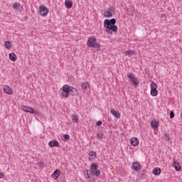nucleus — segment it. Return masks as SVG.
Segmentation results:
<instances>
[{"label":"nucleus","mask_w":182,"mask_h":182,"mask_svg":"<svg viewBox=\"0 0 182 182\" xmlns=\"http://www.w3.org/2000/svg\"><path fill=\"white\" fill-rule=\"evenodd\" d=\"M4 45L6 49H11L12 48V43H11V41H6Z\"/></svg>","instance_id":"obj_25"},{"label":"nucleus","mask_w":182,"mask_h":182,"mask_svg":"<svg viewBox=\"0 0 182 182\" xmlns=\"http://www.w3.org/2000/svg\"><path fill=\"white\" fill-rule=\"evenodd\" d=\"M89 156H90L91 157H96V152L91 151L89 153Z\"/></svg>","instance_id":"obj_28"},{"label":"nucleus","mask_w":182,"mask_h":182,"mask_svg":"<svg viewBox=\"0 0 182 182\" xmlns=\"http://www.w3.org/2000/svg\"><path fill=\"white\" fill-rule=\"evenodd\" d=\"M139 143H140V141H139V139H137L136 137H132L131 139L132 146H139Z\"/></svg>","instance_id":"obj_12"},{"label":"nucleus","mask_w":182,"mask_h":182,"mask_svg":"<svg viewBox=\"0 0 182 182\" xmlns=\"http://www.w3.org/2000/svg\"><path fill=\"white\" fill-rule=\"evenodd\" d=\"M39 12L41 16H46L49 14V9L45 5H41L39 6Z\"/></svg>","instance_id":"obj_7"},{"label":"nucleus","mask_w":182,"mask_h":182,"mask_svg":"<svg viewBox=\"0 0 182 182\" xmlns=\"http://www.w3.org/2000/svg\"><path fill=\"white\" fill-rule=\"evenodd\" d=\"M102 121H98L97 122V126H102Z\"/></svg>","instance_id":"obj_32"},{"label":"nucleus","mask_w":182,"mask_h":182,"mask_svg":"<svg viewBox=\"0 0 182 182\" xmlns=\"http://www.w3.org/2000/svg\"><path fill=\"white\" fill-rule=\"evenodd\" d=\"M170 119H174V112L173 111L170 112Z\"/></svg>","instance_id":"obj_31"},{"label":"nucleus","mask_w":182,"mask_h":182,"mask_svg":"<svg viewBox=\"0 0 182 182\" xmlns=\"http://www.w3.org/2000/svg\"><path fill=\"white\" fill-rule=\"evenodd\" d=\"M4 92L7 95H12L14 93L12 87H9V85L4 86Z\"/></svg>","instance_id":"obj_11"},{"label":"nucleus","mask_w":182,"mask_h":182,"mask_svg":"<svg viewBox=\"0 0 182 182\" xmlns=\"http://www.w3.org/2000/svg\"><path fill=\"white\" fill-rule=\"evenodd\" d=\"M116 18L105 19L104 21V26L106 28V32L111 33L112 32H117L118 28L116 26Z\"/></svg>","instance_id":"obj_1"},{"label":"nucleus","mask_w":182,"mask_h":182,"mask_svg":"<svg viewBox=\"0 0 182 182\" xmlns=\"http://www.w3.org/2000/svg\"><path fill=\"white\" fill-rule=\"evenodd\" d=\"M50 147H59V142L57 140H52L48 143Z\"/></svg>","instance_id":"obj_15"},{"label":"nucleus","mask_w":182,"mask_h":182,"mask_svg":"<svg viewBox=\"0 0 182 182\" xmlns=\"http://www.w3.org/2000/svg\"><path fill=\"white\" fill-rule=\"evenodd\" d=\"M97 139H100V140H102V139H103V133L98 132L97 134Z\"/></svg>","instance_id":"obj_27"},{"label":"nucleus","mask_w":182,"mask_h":182,"mask_svg":"<svg viewBox=\"0 0 182 182\" xmlns=\"http://www.w3.org/2000/svg\"><path fill=\"white\" fill-rule=\"evenodd\" d=\"M111 114H113L116 119H120V112L116 111L114 109H111Z\"/></svg>","instance_id":"obj_20"},{"label":"nucleus","mask_w":182,"mask_h":182,"mask_svg":"<svg viewBox=\"0 0 182 182\" xmlns=\"http://www.w3.org/2000/svg\"><path fill=\"white\" fill-rule=\"evenodd\" d=\"M21 110H23V112H26V113H31L32 114H39V112L35 111L33 108L28 106L23 105L21 107Z\"/></svg>","instance_id":"obj_5"},{"label":"nucleus","mask_w":182,"mask_h":182,"mask_svg":"<svg viewBox=\"0 0 182 182\" xmlns=\"http://www.w3.org/2000/svg\"><path fill=\"white\" fill-rule=\"evenodd\" d=\"M173 167H174L176 171H180V170H181V166H180V163H178L177 161H175L173 163Z\"/></svg>","instance_id":"obj_16"},{"label":"nucleus","mask_w":182,"mask_h":182,"mask_svg":"<svg viewBox=\"0 0 182 182\" xmlns=\"http://www.w3.org/2000/svg\"><path fill=\"white\" fill-rule=\"evenodd\" d=\"M13 9H16V11H18L21 12V11H22V6L21 5V4H19L18 2H16L13 5Z\"/></svg>","instance_id":"obj_14"},{"label":"nucleus","mask_w":182,"mask_h":182,"mask_svg":"<svg viewBox=\"0 0 182 182\" xmlns=\"http://www.w3.org/2000/svg\"><path fill=\"white\" fill-rule=\"evenodd\" d=\"M151 126L153 129H157L159 127V122L157 121H152L151 122Z\"/></svg>","instance_id":"obj_22"},{"label":"nucleus","mask_w":182,"mask_h":182,"mask_svg":"<svg viewBox=\"0 0 182 182\" xmlns=\"http://www.w3.org/2000/svg\"><path fill=\"white\" fill-rule=\"evenodd\" d=\"M65 5L67 9H70V8H72V6H73V1H72L71 0H65Z\"/></svg>","instance_id":"obj_17"},{"label":"nucleus","mask_w":182,"mask_h":182,"mask_svg":"<svg viewBox=\"0 0 182 182\" xmlns=\"http://www.w3.org/2000/svg\"><path fill=\"white\" fill-rule=\"evenodd\" d=\"M97 170V164H92L91 165V171L90 173H92V171H95Z\"/></svg>","instance_id":"obj_24"},{"label":"nucleus","mask_w":182,"mask_h":182,"mask_svg":"<svg viewBox=\"0 0 182 182\" xmlns=\"http://www.w3.org/2000/svg\"><path fill=\"white\" fill-rule=\"evenodd\" d=\"M153 174H154L155 176H159L160 174V173H161V169H160V168H155L153 171H152Z\"/></svg>","instance_id":"obj_21"},{"label":"nucleus","mask_w":182,"mask_h":182,"mask_svg":"<svg viewBox=\"0 0 182 182\" xmlns=\"http://www.w3.org/2000/svg\"><path fill=\"white\" fill-rule=\"evenodd\" d=\"M81 87L82 89H84V90H87V89L90 88V84L87 82H84L81 83Z\"/></svg>","instance_id":"obj_19"},{"label":"nucleus","mask_w":182,"mask_h":182,"mask_svg":"<svg viewBox=\"0 0 182 182\" xmlns=\"http://www.w3.org/2000/svg\"><path fill=\"white\" fill-rule=\"evenodd\" d=\"M164 138H165V140H166L167 141H168V140H170V137L168 136V134H164Z\"/></svg>","instance_id":"obj_29"},{"label":"nucleus","mask_w":182,"mask_h":182,"mask_svg":"<svg viewBox=\"0 0 182 182\" xmlns=\"http://www.w3.org/2000/svg\"><path fill=\"white\" fill-rule=\"evenodd\" d=\"M127 77L128 79H130L134 86H139V83H140V81H139V78L136 77V75H134L133 73H128Z\"/></svg>","instance_id":"obj_4"},{"label":"nucleus","mask_w":182,"mask_h":182,"mask_svg":"<svg viewBox=\"0 0 182 182\" xmlns=\"http://www.w3.org/2000/svg\"><path fill=\"white\" fill-rule=\"evenodd\" d=\"M151 95L154 97L159 95V91H157V84H156L154 82H152L151 85Z\"/></svg>","instance_id":"obj_6"},{"label":"nucleus","mask_w":182,"mask_h":182,"mask_svg":"<svg viewBox=\"0 0 182 182\" xmlns=\"http://www.w3.org/2000/svg\"><path fill=\"white\" fill-rule=\"evenodd\" d=\"M92 174H94V176H96L97 177H99V176H100V170H95L93 171L92 172H90L89 173V171L87 170L86 171V178H93V176H92Z\"/></svg>","instance_id":"obj_8"},{"label":"nucleus","mask_w":182,"mask_h":182,"mask_svg":"<svg viewBox=\"0 0 182 182\" xmlns=\"http://www.w3.org/2000/svg\"><path fill=\"white\" fill-rule=\"evenodd\" d=\"M134 53V51L133 50L125 51L126 56H132V55H133Z\"/></svg>","instance_id":"obj_26"},{"label":"nucleus","mask_w":182,"mask_h":182,"mask_svg":"<svg viewBox=\"0 0 182 182\" xmlns=\"http://www.w3.org/2000/svg\"><path fill=\"white\" fill-rule=\"evenodd\" d=\"M60 176V170L59 169H56L52 174V177L53 178H54V180H58Z\"/></svg>","instance_id":"obj_13"},{"label":"nucleus","mask_w":182,"mask_h":182,"mask_svg":"<svg viewBox=\"0 0 182 182\" xmlns=\"http://www.w3.org/2000/svg\"><path fill=\"white\" fill-rule=\"evenodd\" d=\"M114 14V9L113 6L109 8L107 11H105L103 14L105 18H112Z\"/></svg>","instance_id":"obj_9"},{"label":"nucleus","mask_w":182,"mask_h":182,"mask_svg":"<svg viewBox=\"0 0 182 182\" xmlns=\"http://www.w3.org/2000/svg\"><path fill=\"white\" fill-rule=\"evenodd\" d=\"M4 177H5L4 173L2 172H0V178H4Z\"/></svg>","instance_id":"obj_33"},{"label":"nucleus","mask_w":182,"mask_h":182,"mask_svg":"<svg viewBox=\"0 0 182 182\" xmlns=\"http://www.w3.org/2000/svg\"><path fill=\"white\" fill-rule=\"evenodd\" d=\"M64 139L65 140H69V139H70V136H69V134H65Z\"/></svg>","instance_id":"obj_30"},{"label":"nucleus","mask_w":182,"mask_h":182,"mask_svg":"<svg viewBox=\"0 0 182 182\" xmlns=\"http://www.w3.org/2000/svg\"><path fill=\"white\" fill-rule=\"evenodd\" d=\"M132 168L135 171H139V170H141V165L140 164V163L136 161L134 162L132 164Z\"/></svg>","instance_id":"obj_10"},{"label":"nucleus","mask_w":182,"mask_h":182,"mask_svg":"<svg viewBox=\"0 0 182 182\" xmlns=\"http://www.w3.org/2000/svg\"><path fill=\"white\" fill-rule=\"evenodd\" d=\"M72 121L73 123H77L79 122V117L76 114L72 115Z\"/></svg>","instance_id":"obj_23"},{"label":"nucleus","mask_w":182,"mask_h":182,"mask_svg":"<svg viewBox=\"0 0 182 182\" xmlns=\"http://www.w3.org/2000/svg\"><path fill=\"white\" fill-rule=\"evenodd\" d=\"M9 58L10 59V60H11L12 62H16V60L18 59V57L16 56V55L14 53H11L9 55Z\"/></svg>","instance_id":"obj_18"},{"label":"nucleus","mask_w":182,"mask_h":182,"mask_svg":"<svg viewBox=\"0 0 182 182\" xmlns=\"http://www.w3.org/2000/svg\"><path fill=\"white\" fill-rule=\"evenodd\" d=\"M69 95H72V96H77L79 92L76 88L72 86L64 85L63 86L62 96L63 97H69Z\"/></svg>","instance_id":"obj_2"},{"label":"nucleus","mask_w":182,"mask_h":182,"mask_svg":"<svg viewBox=\"0 0 182 182\" xmlns=\"http://www.w3.org/2000/svg\"><path fill=\"white\" fill-rule=\"evenodd\" d=\"M87 45L89 48H95V49H97V50H99V49H100V44L97 43V41H96V38L95 37L89 38Z\"/></svg>","instance_id":"obj_3"}]
</instances>
